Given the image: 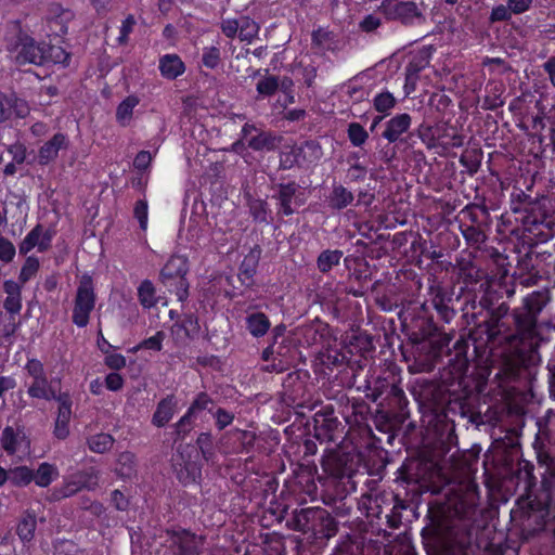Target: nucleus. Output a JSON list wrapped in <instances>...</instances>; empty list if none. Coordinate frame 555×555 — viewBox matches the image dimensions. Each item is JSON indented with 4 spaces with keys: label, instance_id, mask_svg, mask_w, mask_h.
<instances>
[{
    "label": "nucleus",
    "instance_id": "obj_1",
    "mask_svg": "<svg viewBox=\"0 0 555 555\" xmlns=\"http://www.w3.org/2000/svg\"><path fill=\"white\" fill-rule=\"evenodd\" d=\"M5 50L10 60L16 65L40 66L46 64L48 43L35 40L17 23H14L5 37Z\"/></svg>",
    "mask_w": 555,
    "mask_h": 555
},
{
    "label": "nucleus",
    "instance_id": "obj_2",
    "mask_svg": "<svg viewBox=\"0 0 555 555\" xmlns=\"http://www.w3.org/2000/svg\"><path fill=\"white\" fill-rule=\"evenodd\" d=\"M450 505L456 517L467 522L466 526H473L481 513L478 508V486L472 480L459 483L453 489V498L450 499Z\"/></svg>",
    "mask_w": 555,
    "mask_h": 555
},
{
    "label": "nucleus",
    "instance_id": "obj_3",
    "mask_svg": "<svg viewBox=\"0 0 555 555\" xmlns=\"http://www.w3.org/2000/svg\"><path fill=\"white\" fill-rule=\"evenodd\" d=\"M95 306V294L92 280L89 275L81 276L77 287L75 305L73 309V322L78 327H85L89 323L91 311Z\"/></svg>",
    "mask_w": 555,
    "mask_h": 555
},
{
    "label": "nucleus",
    "instance_id": "obj_4",
    "mask_svg": "<svg viewBox=\"0 0 555 555\" xmlns=\"http://www.w3.org/2000/svg\"><path fill=\"white\" fill-rule=\"evenodd\" d=\"M27 374L33 378L28 387V395L31 398L52 400L57 398L59 393L53 388L52 384L48 380L44 366L41 361L30 359L25 365Z\"/></svg>",
    "mask_w": 555,
    "mask_h": 555
},
{
    "label": "nucleus",
    "instance_id": "obj_5",
    "mask_svg": "<svg viewBox=\"0 0 555 555\" xmlns=\"http://www.w3.org/2000/svg\"><path fill=\"white\" fill-rule=\"evenodd\" d=\"M380 10L387 18L399 20L404 24L424 20L422 9L415 0H385Z\"/></svg>",
    "mask_w": 555,
    "mask_h": 555
},
{
    "label": "nucleus",
    "instance_id": "obj_6",
    "mask_svg": "<svg viewBox=\"0 0 555 555\" xmlns=\"http://www.w3.org/2000/svg\"><path fill=\"white\" fill-rule=\"evenodd\" d=\"M99 472L90 468L73 475L62 487L54 488L52 499L55 501L72 496L82 489L94 490L98 487Z\"/></svg>",
    "mask_w": 555,
    "mask_h": 555
},
{
    "label": "nucleus",
    "instance_id": "obj_7",
    "mask_svg": "<svg viewBox=\"0 0 555 555\" xmlns=\"http://www.w3.org/2000/svg\"><path fill=\"white\" fill-rule=\"evenodd\" d=\"M0 444L9 455H25L30 450V440L21 426H7L1 433Z\"/></svg>",
    "mask_w": 555,
    "mask_h": 555
},
{
    "label": "nucleus",
    "instance_id": "obj_8",
    "mask_svg": "<svg viewBox=\"0 0 555 555\" xmlns=\"http://www.w3.org/2000/svg\"><path fill=\"white\" fill-rule=\"evenodd\" d=\"M204 538L189 531L173 532L170 537V547L175 555H199Z\"/></svg>",
    "mask_w": 555,
    "mask_h": 555
},
{
    "label": "nucleus",
    "instance_id": "obj_9",
    "mask_svg": "<svg viewBox=\"0 0 555 555\" xmlns=\"http://www.w3.org/2000/svg\"><path fill=\"white\" fill-rule=\"evenodd\" d=\"M545 305L544 296L541 293H532L525 298V308L527 310L524 317L517 319L518 325L528 336H532L535 331L537 315Z\"/></svg>",
    "mask_w": 555,
    "mask_h": 555
},
{
    "label": "nucleus",
    "instance_id": "obj_10",
    "mask_svg": "<svg viewBox=\"0 0 555 555\" xmlns=\"http://www.w3.org/2000/svg\"><path fill=\"white\" fill-rule=\"evenodd\" d=\"M242 133L247 145L255 151H272L276 147V137L271 132L258 131L253 125L246 124Z\"/></svg>",
    "mask_w": 555,
    "mask_h": 555
},
{
    "label": "nucleus",
    "instance_id": "obj_11",
    "mask_svg": "<svg viewBox=\"0 0 555 555\" xmlns=\"http://www.w3.org/2000/svg\"><path fill=\"white\" fill-rule=\"evenodd\" d=\"M54 400L59 402V410L53 433L56 438L65 439L69 435L73 401L67 392L59 393Z\"/></svg>",
    "mask_w": 555,
    "mask_h": 555
},
{
    "label": "nucleus",
    "instance_id": "obj_12",
    "mask_svg": "<svg viewBox=\"0 0 555 555\" xmlns=\"http://www.w3.org/2000/svg\"><path fill=\"white\" fill-rule=\"evenodd\" d=\"M29 114V106L26 101L15 96L7 95L0 92V122L15 116L25 118Z\"/></svg>",
    "mask_w": 555,
    "mask_h": 555
},
{
    "label": "nucleus",
    "instance_id": "obj_13",
    "mask_svg": "<svg viewBox=\"0 0 555 555\" xmlns=\"http://www.w3.org/2000/svg\"><path fill=\"white\" fill-rule=\"evenodd\" d=\"M297 192L298 185L294 182L280 184L278 186L276 199L279 201V212L291 216L295 212L293 205H302V202L297 196Z\"/></svg>",
    "mask_w": 555,
    "mask_h": 555
},
{
    "label": "nucleus",
    "instance_id": "obj_14",
    "mask_svg": "<svg viewBox=\"0 0 555 555\" xmlns=\"http://www.w3.org/2000/svg\"><path fill=\"white\" fill-rule=\"evenodd\" d=\"M69 141L63 133L54 134L49 141H47L38 152V163L40 165H48L53 162L61 150L68 147Z\"/></svg>",
    "mask_w": 555,
    "mask_h": 555
},
{
    "label": "nucleus",
    "instance_id": "obj_15",
    "mask_svg": "<svg viewBox=\"0 0 555 555\" xmlns=\"http://www.w3.org/2000/svg\"><path fill=\"white\" fill-rule=\"evenodd\" d=\"M412 124V118L409 114L402 113L393 116L386 122V128L383 132V137L390 143H393L405 133Z\"/></svg>",
    "mask_w": 555,
    "mask_h": 555
},
{
    "label": "nucleus",
    "instance_id": "obj_16",
    "mask_svg": "<svg viewBox=\"0 0 555 555\" xmlns=\"http://www.w3.org/2000/svg\"><path fill=\"white\" fill-rule=\"evenodd\" d=\"M50 245V236L42 235V229L40 225L35 227L22 241L18 246L22 255L28 254L36 246L39 251H44Z\"/></svg>",
    "mask_w": 555,
    "mask_h": 555
},
{
    "label": "nucleus",
    "instance_id": "obj_17",
    "mask_svg": "<svg viewBox=\"0 0 555 555\" xmlns=\"http://www.w3.org/2000/svg\"><path fill=\"white\" fill-rule=\"evenodd\" d=\"M177 409V400L172 395L167 396L157 404L152 423L157 427L165 426L173 416Z\"/></svg>",
    "mask_w": 555,
    "mask_h": 555
},
{
    "label": "nucleus",
    "instance_id": "obj_18",
    "mask_svg": "<svg viewBox=\"0 0 555 555\" xmlns=\"http://www.w3.org/2000/svg\"><path fill=\"white\" fill-rule=\"evenodd\" d=\"M190 448L185 447L179 451V454L173 459V466L177 470L179 479L189 483L190 481H194L196 477V466L194 464H190V461L184 460V455H190Z\"/></svg>",
    "mask_w": 555,
    "mask_h": 555
},
{
    "label": "nucleus",
    "instance_id": "obj_19",
    "mask_svg": "<svg viewBox=\"0 0 555 555\" xmlns=\"http://www.w3.org/2000/svg\"><path fill=\"white\" fill-rule=\"evenodd\" d=\"M188 271L186 261L183 257H171L160 271V278L164 283L175 279L183 278Z\"/></svg>",
    "mask_w": 555,
    "mask_h": 555
},
{
    "label": "nucleus",
    "instance_id": "obj_20",
    "mask_svg": "<svg viewBox=\"0 0 555 555\" xmlns=\"http://www.w3.org/2000/svg\"><path fill=\"white\" fill-rule=\"evenodd\" d=\"M159 70L167 79H175L184 72V64L176 54H166L159 60Z\"/></svg>",
    "mask_w": 555,
    "mask_h": 555
},
{
    "label": "nucleus",
    "instance_id": "obj_21",
    "mask_svg": "<svg viewBox=\"0 0 555 555\" xmlns=\"http://www.w3.org/2000/svg\"><path fill=\"white\" fill-rule=\"evenodd\" d=\"M73 13L69 10L62 8L57 3H52L49 7L48 20L59 26L55 30L56 34H65L67 31V24L73 18Z\"/></svg>",
    "mask_w": 555,
    "mask_h": 555
},
{
    "label": "nucleus",
    "instance_id": "obj_22",
    "mask_svg": "<svg viewBox=\"0 0 555 555\" xmlns=\"http://www.w3.org/2000/svg\"><path fill=\"white\" fill-rule=\"evenodd\" d=\"M246 327L254 337H261L268 332L270 321L264 313L254 312L247 315Z\"/></svg>",
    "mask_w": 555,
    "mask_h": 555
},
{
    "label": "nucleus",
    "instance_id": "obj_23",
    "mask_svg": "<svg viewBox=\"0 0 555 555\" xmlns=\"http://www.w3.org/2000/svg\"><path fill=\"white\" fill-rule=\"evenodd\" d=\"M343 257V251L335 249H326L323 250L318 259H317V267L320 272L327 273L330 272L335 266H338L340 262V259Z\"/></svg>",
    "mask_w": 555,
    "mask_h": 555
},
{
    "label": "nucleus",
    "instance_id": "obj_24",
    "mask_svg": "<svg viewBox=\"0 0 555 555\" xmlns=\"http://www.w3.org/2000/svg\"><path fill=\"white\" fill-rule=\"evenodd\" d=\"M139 104V99L134 95L127 96L116 109V119L121 126H128L132 119L134 107Z\"/></svg>",
    "mask_w": 555,
    "mask_h": 555
},
{
    "label": "nucleus",
    "instance_id": "obj_25",
    "mask_svg": "<svg viewBox=\"0 0 555 555\" xmlns=\"http://www.w3.org/2000/svg\"><path fill=\"white\" fill-rule=\"evenodd\" d=\"M59 476V470L56 466L50 463H41L34 473V480L39 487H48L56 477Z\"/></svg>",
    "mask_w": 555,
    "mask_h": 555
},
{
    "label": "nucleus",
    "instance_id": "obj_26",
    "mask_svg": "<svg viewBox=\"0 0 555 555\" xmlns=\"http://www.w3.org/2000/svg\"><path fill=\"white\" fill-rule=\"evenodd\" d=\"M135 457L131 452H122L118 455L115 470L122 478H131L135 474Z\"/></svg>",
    "mask_w": 555,
    "mask_h": 555
},
{
    "label": "nucleus",
    "instance_id": "obj_27",
    "mask_svg": "<svg viewBox=\"0 0 555 555\" xmlns=\"http://www.w3.org/2000/svg\"><path fill=\"white\" fill-rule=\"evenodd\" d=\"M36 516L27 513L17 525L16 532L23 542H29L35 537Z\"/></svg>",
    "mask_w": 555,
    "mask_h": 555
},
{
    "label": "nucleus",
    "instance_id": "obj_28",
    "mask_svg": "<svg viewBox=\"0 0 555 555\" xmlns=\"http://www.w3.org/2000/svg\"><path fill=\"white\" fill-rule=\"evenodd\" d=\"M353 201V195L343 185H337L333 189L330 197V206L335 209H343Z\"/></svg>",
    "mask_w": 555,
    "mask_h": 555
},
{
    "label": "nucleus",
    "instance_id": "obj_29",
    "mask_svg": "<svg viewBox=\"0 0 555 555\" xmlns=\"http://www.w3.org/2000/svg\"><path fill=\"white\" fill-rule=\"evenodd\" d=\"M114 438L108 434H96L88 439V447L92 452L104 453L112 449Z\"/></svg>",
    "mask_w": 555,
    "mask_h": 555
},
{
    "label": "nucleus",
    "instance_id": "obj_30",
    "mask_svg": "<svg viewBox=\"0 0 555 555\" xmlns=\"http://www.w3.org/2000/svg\"><path fill=\"white\" fill-rule=\"evenodd\" d=\"M138 297L140 304L146 309L156 305L157 298L155 295V287L151 281L145 280L140 284L138 288Z\"/></svg>",
    "mask_w": 555,
    "mask_h": 555
},
{
    "label": "nucleus",
    "instance_id": "obj_31",
    "mask_svg": "<svg viewBox=\"0 0 555 555\" xmlns=\"http://www.w3.org/2000/svg\"><path fill=\"white\" fill-rule=\"evenodd\" d=\"M312 44L319 51L334 50L335 40L334 35L331 31L324 29H318L312 33Z\"/></svg>",
    "mask_w": 555,
    "mask_h": 555
},
{
    "label": "nucleus",
    "instance_id": "obj_32",
    "mask_svg": "<svg viewBox=\"0 0 555 555\" xmlns=\"http://www.w3.org/2000/svg\"><path fill=\"white\" fill-rule=\"evenodd\" d=\"M34 480V472L26 466H18L9 470V481L15 486H26Z\"/></svg>",
    "mask_w": 555,
    "mask_h": 555
},
{
    "label": "nucleus",
    "instance_id": "obj_33",
    "mask_svg": "<svg viewBox=\"0 0 555 555\" xmlns=\"http://www.w3.org/2000/svg\"><path fill=\"white\" fill-rule=\"evenodd\" d=\"M258 31L259 26L256 22L246 16L240 18L238 38L242 41L250 42L258 35Z\"/></svg>",
    "mask_w": 555,
    "mask_h": 555
},
{
    "label": "nucleus",
    "instance_id": "obj_34",
    "mask_svg": "<svg viewBox=\"0 0 555 555\" xmlns=\"http://www.w3.org/2000/svg\"><path fill=\"white\" fill-rule=\"evenodd\" d=\"M396 103V98L389 91L377 94L373 101L374 108L385 115L389 114V112L395 107Z\"/></svg>",
    "mask_w": 555,
    "mask_h": 555
},
{
    "label": "nucleus",
    "instance_id": "obj_35",
    "mask_svg": "<svg viewBox=\"0 0 555 555\" xmlns=\"http://www.w3.org/2000/svg\"><path fill=\"white\" fill-rule=\"evenodd\" d=\"M70 55L62 47L50 46L48 43V50H46V63L52 62L54 64L68 65Z\"/></svg>",
    "mask_w": 555,
    "mask_h": 555
},
{
    "label": "nucleus",
    "instance_id": "obj_36",
    "mask_svg": "<svg viewBox=\"0 0 555 555\" xmlns=\"http://www.w3.org/2000/svg\"><path fill=\"white\" fill-rule=\"evenodd\" d=\"M348 138L354 146H361L369 138L367 131L358 122H351L348 127Z\"/></svg>",
    "mask_w": 555,
    "mask_h": 555
},
{
    "label": "nucleus",
    "instance_id": "obj_37",
    "mask_svg": "<svg viewBox=\"0 0 555 555\" xmlns=\"http://www.w3.org/2000/svg\"><path fill=\"white\" fill-rule=\"evenodd\" d=\"M280 87L279 79L274 76L262 78L257 83V91L261 95H272Z\"/></svg>",
    "mask_w": 555,
    "mask_h": 555
},
{
    "label": "nucleus",
    "instance_id": "obj_38",
    "mask_svg": "<svg viewBox=\"0 0 555 555\" xmlns=\"http://www.w3.org/2000/svg\"><path fill=\"white\" fill-rule=\"evenodd\" d=\"M176 326L183 330L186 337H192L199 331L197 318L193 314H185L181 323Z\"/></svg>",
    "mask_w": 555,
    "mask_h": 555
},
{
    "label": "nucleus",
    "instance_id": "obj_39",
    "mask_svg": "<svg viewBox=\"0 0 555 555\" xmlns=\"http://www.w3.org/2000/svg\"><path fill=\"white\" fill-rule=\"evenodd\" d=\"M39 269V261L34 257H28L22 267L21 273H20V281L22 283H26L29 281L38 271Z\"/></svg>",
    "mask_w": 555,
    "mask_h": 555
},
{
    "label": "nucleus",
    "instance_id": "obj_40",
    "mask_svg": "<svg viewBox=\"0 0 555 555\" xmlns=\"http://www.w3.org/2000/svg\"><path fill=\"white\" fill-rule=\"evenodd\" d=\"M463 235L470 245L478 246L485 243L487 236L485 232L476 227H467L463 230Z\"/></svg>",
    "mask_w": 555,
    "mask_h": 555
},
{
    "label": "nucleus",
    "instance_id": "obj_41",
    "mask_svg": "<svg viewBox=\"0 0 555 555\" xmlns=\"http://www.w3.org/2000/svg\"><path fill=\"white\" fill-rule=\"evenodd\" d=\"M257 260L258 256L254 253L246 256L242 261L240 274L244 275L246 279H250L256 272Z\"/></svg>",
    "mask_w": 555,
    "mask_h": 555
},
{
    "label": "nucleus",
    "instance_id": "obj_42",
    "mask_svg": "<svg viewBox=\"0 0 555 555\" xmlns=\"http://www.w3.org/2000/svg\"><path fill=\"white\" fill-rule=\"evenodd\" d=\"M212 400L206 392H201L196 396L195 400L192 402L189 408L190 413L195 414L197 411L202 410H211Z\"/></svg>",
    "mask_w": 555,
    "mask_h": 555
},
{
    "label": "nucleus",
    "instance_id": "obj_43",
    "mask_svg": "<svg viewBox=\"0 0 555 555\" xmlns=\"http://www.w3.org/2000/svg\"><path fill=\"white\" fill-rule=\"evenodd\" d=\"M305 158H309L310 162H314L321 158L322 150L321 146L314 141H308L301 147Z\"/></svg>",
    "mask_w": 555,
    "mask_h": 555
},
{
    "label": "nucleus",
    "instance_id": "obj_44",
    "mask_svg": "<svg viewBox=\"0 0 555 555\" xmlns=\"http://www.w3.org/2000/svg\"><path fill=\"white\" fill-rule=\"evenodd\" d=\"M14 256V245L8 238L0 236V259L4 262H10Z\"/></svg>",
    "mask_w": 555,
    "mask_h": 555
},
{
    "label": "nucleus",
    "instance_id": "obj_45",
    "mask_svg": "<svg viewBox=\"0 0 555 555\" xmlns=\"http://www.w3.org/2000/svg\"><path fill=\"white\" fill-rule=\"evenodd\" d=\"M220 60L219 49L216 47L206 48L203 54V64L206 67L215 68Z\"/></svg>",
    "mask_w": 555,
    "mask_h": 555
},
{
    "label": "nucleus",
    "instance_id": "obj_46",
    "mask_svg": "<svg viewBox=\"0 0 555 555\" xmlns=\"http://www.w3.org/2000/svg\"><path fill=\"white\" fill-rule=\"evenodd\" d=\"M165 339V333L163 331H158L154 336L144 339L140 348L151 349L159 351L162 349L163 340Z\"/></svg>",
    "mask_w": 555,
    "mask_h": 555
},
{
    "label": "nucleus",
    "instance_id": "obj_47",
    "mask_svg": "<svg viewBox=\"0 0 555 555\" xmlns=\"http://www.w3.org/2000/svg\"><path fill=\"white\" fill-rule=\"evenodd\" d=\"M214 417L216 418L217 427L219 429H223L232 423L234 415L231 412L219 408L214 413Z\"/></svg>",
    "mask_w": 555,
    "mask_h": 555
},
{
    "label": "nucleus",
    "instance_id": "obj_48",
    "mask_svg": "<svg viewBox=\"0 0 555 555\" xmlns=\"http://www.w3.org/2000/svg\"><path fill=\"white\" fill-rule=\"evenodd\" d=\"M221 29H222V33L228 38H234L236 35L238 36L240 20H234V18L223 20L221 22Z\"/></svg>",
    "mask_w": 555,
    "mask_h": 555
},
{
    "label": "nucleus",
    "instance_id": "obj_49",
    "mask_svg": "<svg viewBox=\"0 0 555 555\" xmlns=\"http://www.w3.org/2000/svg\"><path fill=\"white\" fill-rule=\"evenodd\" d=\"M3 306H4V309L11 314L20 313V311L22 309L21 294L7 295Z\"/></svg>",
    "mask_w": 555,
    "mask_h": 555
},
{
    "label": "nucleus",
    "instance_id": "obj_50",
    "mask_svg": "<svg viewBox=\"0 0 555 555\" xmlns=\"http://www.w3.org/2000/svg\"><path fill=\"white\" fill-rule=\"evenodd\" d=\"M193 413H190V410L179 420L176 424V433L178 436L186 435L192 428V417Z\"/></svg>",
    "mask_w": 555,
    "mask_h": 555
},
{
    "label": "nucleus",
    "instance_id": "obj_51",
    "mask_svg": "<svg viewBox=\"0 0 555 555\" xmlns=\"http://www.w3.org/2000/svg\"><path fill=\"white\" fill-rule=\"evenodd\" d=\"M134 216L139 220L140 228L145 230L147 227V204L145 201H139L135 204Z\"/></svg>",
    "mask_w": 555,
    "mask_h": 555
},
{
    "label": "nucleus",
    "instance_id": "obj_52",
    "mask_svg": "<svg viewBox=\"0 0 555 555\" xmlns=\"http://www.w3.org/2000/svg\"><path fill=\"white\" fill-rule=\"evenodd\" d=\"M512 14L513 13L508 8V4H500L492 9L490 18L492 22L507 21L512 17Z\"/></svg>",
    "mask_w": 555,
    "mask_h": 555
},
{
    "label": "nucleus",
    "instance_id": "obj_53",
    "mask_svg": "<svg viewBox=\"0 0 555 555\" xmlns=\"http://www.w3.org/2000/svg\"><path fill=\"white\" fill-rule=\"evenodd\" d=\"M266 206H267L266 203L260 199H256L250 203V211H251L253 216L255 217V219H257L258 221H261V222L267 221Z\"/></svg>",
    "mask_w": 555,
    "mask_h": 555
},
{
    "label": "nucleus",
    "instance_id": "obj_54",
    "mask_svg": "<svg viewBox=\"0 0 555 555\" xmlns=\"http://www.w3.org/2000/svg\"><path fill=\"white\" fill-rule=\"evenodd\" d=\"M153 159V155L149 151H141L133 160V166L138 170H145Z\"/></svg>",
    "mask_w": 555,
    "mask_h": 555
},
{
    "label": "nucleus",
    "instance_id": "obj_55",
    "mask_svg": "<svg viewBox=\"0 0 555 555\" xmlns=\"http://www.w3.org/2000/svg\"><path fill=\"white\" fill-rule=\"evenodd\" d=\"M533 0H507L508 8L513 14H521L528 11Z\"/></svg>",
    "mask_w": 555,
    "mask_h": 555
},
{
    "label": "nucleus",
    "instance_id": "obj_56",
    "mask_svg": "<svg viewBox=\"0 0 555 555\" xmlns=\"http://www.w3.org/2000/svg\"><path fill=\"white\" fill-rule=\"evenodd\" d=\"M135 24V21L132 15H129L124 22L120 27V35L117 38L118 42L120 44H124L127 42L128 35L132 31V28Z\"/></svg>",
    "mask_w": 555,
    "mask_h": 555
},
{
    "label": "nucleus",
    "instance_id": "obj_57",
    "mask_svg": "<svg viewBox=\"0 0 555 555\" xmlns=\"http://www.w3.org/2000/svg\"><path fill=\"white\" fill-rule=\"evenodd\" d=\"M434 306L437 310V312L439 313V315L446 321V322H450L451 319L454 317V310L452 308H450L448 305H446L443 302L442 299H439V300H436L434 301Z\"/></svg>",
    "mask_w": 555,
    "mask_h": 555
},
{
    "label": "nucleus",
    "instance_id": "obj_58",
    "mask_svg": "<svg viewBox=\"0 0 555 555\" xmlns=\"http://www.w3.org/2000/svg\"><path fill=\"white\" fill-rule=\"evenodd\" d=\"M105 364L114 370H120L126 366V358L119 353H111L105 358Z\"/></svg>",
    "mask_w": 555,
    "mask_h": 555
},
{
    "label": "nucleus",
    "instance_id": "obj_59",
    "mask_svg": "<svg viewBox=\"0 0 555 555\" xmlns=\"http://www.w3.org/2000/svg\"><path fill=\"white\" fill-rule=\"evenodd\" d=\"M105 385L109 390L117 391L122 387L124 379L117 373H109L105 378Z\"/></svg>",
    "mask_w": 555,
    "mask_h": 555
},
{
    "label": "nucleus",
    "instance_id": "obj_60",
    "mask_svg": "<svg viewBox=\"0 0 555 555\" xmlns=\"http://www.w3.org/2000/svg\"><path fill=\"white\" fill-rule=\"evenodd\" d=\"M176 280V295L180 301H184L189 295V283L183 278Z\"/></svg>",
    "mask_w": 555,
    "mask_h": 555
},
{
    "label": "nucleus",
    "instance_id": "obj_61",
    "mask_svg": "<svg viewBox=\"0 0 555 555\" xmlns=\"http://www.w3.org/2000/svg\"><path fill=\"white\" fill-rule=\"evenodd\" d=\"M380 24V21L375 15H367L360 24L361 28L365 31H373Z\"/></svg>",
    "mask_w": 555,
    "mask_h": 555
},
{
    "label": "nucleus",
    "instance_id": "obj_62",
    "mask_svg": "<svg viewBox=\"0 0 555 555\" xmlns=\"http://www.w3.org/2000/svg\"><path fill=\"white\" fill-rule=\"evenodd\" d=\"M543 70L547 74L548 80L555 87V55L551 56L543 65Z\"/></svg>",
    "mask_w": 555,
    "mask_h": 555
},
{
    "label": "nucleus",
    "instance_id": "obj_63",
    "mask_svg": "<svg viewBox=\"0 0 555 555\" xmlns=\"http://www.w3.org/2000/svg\"><path fill=\"white\" fill-rule=\"evenodd\" d=\"M112 502L115 505V507L120 511H124L128 505L127 499L119 490H115L112 493Z\"/></svg>",
    "mask_w": 555,
    "mask_h": 555
},
{
    "label": "nucleus",
    "instance_id": "obj_64",
    "mask_svg": "<svg viewBox=\"0 0 555 555\" xmlns=\"http://www.w3.org/2000/svg\"><path fill=\"white\" fill-rule=\"evenodd\" d=\"M16 387V380L12 376L0 377V397L8 390Z\"/></svg>",
    "mask_w": 555,
    "mask_h": 555
}]
</instances>
